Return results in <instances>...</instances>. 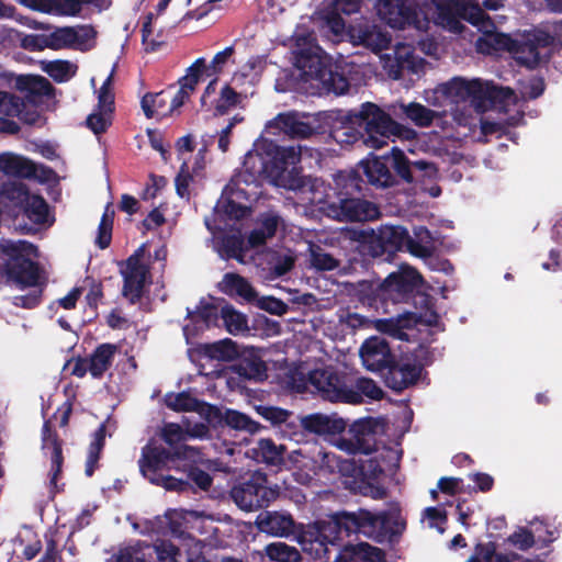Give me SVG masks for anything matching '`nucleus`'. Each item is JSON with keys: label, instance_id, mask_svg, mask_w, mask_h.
Listing matches in <instances>:
<instances>
[{"label": "nucleus", "instance_id": "f257e3e1", "mask_svg": "<svg viewBox=\"0 0 562 562\" xmlns=\"http://www.w3.org/2000/svg\"><path fill=\"white\" fill-rule=\"evenodd\" d=\"M302 148L291 146L278 148L271 142L259 139L245 155L243 171L225 187L216 205V213L228 220H239L250 212V201L259 195L258 181L266 177L277 187V177H283L290 166H296Z\"/></svg>", "mask_w": 562, "mask_h": 562}, {"label": "nucleus", "instance_id": "f03ea898", "mask_svg": "<svg viewBox=\"0 0 562 562\" xmlns=\"http://www.w3.org/2000/svg\"><path fill=\"white\" fill-rule=\"evenodd\" d=\"M469 99L479 111L485 110L484 102L487 100L505 113L509 112L512 108H517L515 115L509 117L508 125L518 124L522 117L518 98L510 89L496 87L476 78L454 77L434 89L424 91V100L434 108H442L446 101L459 103Z\"/></svg>", "mask_w": 562, "mask_h": 562}, {"label": "nucleus", "instance_id": "7ed1b4c3", "mask_svg": "<svg viewBox=\"0 0 562 562\" xmlns=\"http://www.w3.org/2000/svg\"><path fill=\"white\" fill-rule=\"evenodd\" d=\"M366 132L364 144L379 149L391 136L412 139L416 133L397 124L389 114L372 103L363 104L358 113L344 115L331 132L333 138L341 145L356 143Z\"/></svg>", "mask_w": 562, "mask_h": 562}, {"label": "nucleus", "instance_id": "20e7f679", "mask_svg": "<svg viewBox=\"0 0 562 562\" xmlns=\"http://www.w3.org/2000/svg\"><path fill=\"white\" fill-rule=\"evenodd\" d=\"M453 0H376L379 18L394 29L414 25L418 30L427 27L432 21L451 32L462 30L452 14Z\"/></svg>", "mask_w": 562, "mask_h": 562}, {"label": "nucleus", "instance_id": "39448f33", "mask_svg": "<svg viewBox=\"0 0 562 562\" xmlns=\"http://www.w3.org/2000/svg\"><path fill=\"white\" fill-rule=\"evenodd\" d=\"M293 55L301 88L306 92L344 94L348 91V80L334 72L329 57L315 43L312 34H295Z\"/></svg>", "mask_w": 562, "mask_h": 562}, {"label": "nucleus", "instance_id": "423d86ee", "mask_svg": "<svg viewBox=\"0 0 562 562\" xmlns=\"http://www.w3.org/2000/svg\"><path fill=\"white\" fill-rule=\"evenodd\" d=\"M205 69V60L196 59L178 81V87H169L159 92H148L140 100L147 119L162 120L173 116L194 92Z\"/></svg>", "mask_w": 562, "mask_h": 562}, {"label": "nucleus", "instance_id": "0eeeda50", "mask_svg": "<svg viewBox=\"0 0 562 562\" xmlns=\"http://www.w3.org/2000/svg\"><path fill=\"white\" fill-rule=\"evenodd\" d=\"M0 250L16 262L9 268V279L20 289H32L30 297H16L25 307L36 304L40 289V272L33 263L32 258L37 257V249L34 245L24 240H3L0 243Z\"/></svg>", "mask_w": 562, "mask_h": 562}, {"label": "nucleus", "instance_id": "6e6552de", "mask_svg": "<svg viewBox=\"0 0 562 562\" xmlns=\"http://www.w3.org/2000/svg\"><path fill=\"white\" fill-rule=\"evenodd\" d=\"M351 525L361 527L353 516H346L344 519L319 520L297 528L295 539L303 551L321 560L327 555V544L336 543L344 530L350 531Z\"/></svg>", "mask_w": 562, "mask_h": 562}, {"label": "nucleus", "instance_id": "1a4fd4ad", "mask_svg": "<svg viewBox=\"0 0 562 562\" xmlns=\"http://www.w3.org/2000/svg\"><path fill=\"white\" fill-rule=\"evenodd\" d=\"M452 14L459 23L458 18H463L483 32L476 41L479 53L486 55L502 50L512 53L514 40L506 34L494 32L491 20L474 0H453Z\"/></svg>", "mask_w": 562, "mask_h": 562}, {"label": "nucleus", "instance_id": "9d476101", "mask_svg": "<svg viewBox=\"0 0 562 562\" xmlns=\"http://www.w3.org/2000/svg\"><path fill=\"white\" fill-rule=\"evenodd\" d=\"M291 460L303 468H308L311 464L313 470L339 472L345 477L344 484L348 488L361 490V483L357 480L361 472L351 460H340L335 453L324 451L316 446L310 451L303 449L293 451Z\"/></svg>", "mask_w": 562, "mask_h": 562}, {"label": "nucleus", "instance_id": "9b49d317", "mask_svg": "<svg viewBox=\"0 0 562 562\" xmlns=\"http://www.w3.org/2000/svg\"><path fill=\"white\" fill-rule=\"evenodd\" d=\"M151 524L153 531L165 533L168 529L180 544H183V539L189 537L180 530L182 527L204 536H211L216 531L214 517L195 510H170L165 516L157 517Z\"/></svg>", "mask_w": 562, "mask_h": 562}, {"label": "nucleus", "instance_id": "f8f14e48", "mask_svg": "<svg viewBox=\"0 0 562 562\" xmlns=\"http://www.w3.org/2000/svg\"><path fill=\"white\" fill-rule=\"evenodd\" d=\"M418 236L419 241H414L402 226L383 225L378 229L376 238L385 251L407 249L416 257H428L431 254L429 234L422 231Z\"/></svg>", "mask_w": 562, "mask_h": 562}, {"label": "nucleus", "instance_id": "ddd939ff", "mask_svg": "<svg viewBox=\"0 0 562 562\" xmlns=\"http://www.w3.org/2000/svg\"><path fill=\"white\" fill-rule=\"evenodd\" d=\"M168 461L169 454L162 448L148 445L143 449L139 469L153 484L161 485L167 490H182L186 485L183 481L162 473Z\"/></svg>", "mask_w": 562, "mask_h": 562}, {"label": "nucleus", "instance_id": "4468645a", "mask_svg": "<svg viewBox=\"0 0 562 562\" xmlns=\"http://www.w3.org/2000/svg\"><path fill=\"white\" fill-rule=\"evenodd\" d=\"M342 321L351 328L373 326L378 331L400 340H411L415 336L416 319L412 315L370 321L357 313H348Z\"/></svg>", "mask_w": 562, "mask_h": 562}, {"label": "nucleus", "instance_id": "2eb2a0df", "mask_svg": "<svg viewBox=\"0 0 562 562\" xmlns=\"http://www.w3.org/2000/svg\"><path fill=\"white\" fill-rule=\"evenodd\" d=\"M553 42L554 37L544 30L528 31L514 40L512 54L519 64L532 68L542 59L541 49L552 45Z\"/></svg>", "mask_w": 562, "mask_h": 562}, {"label": "nucleus", "instance_id": "dca6fc26", "mask_svg": "<svg viewBox=\"0 0 562 562\" xmlns=\"http://www.w3.org/2000/svg\"><path fill=\"white\" fill-rule=\"evenodd\" d=\"M231 495L240 509L250 512L266 506L277 497V492L266 486V479L261 474H255L249 482L235 486Z\"/></svg>", "mask_w": 562, "mask_h": 562}, {"label": "nucleus", "instance_id": "f3484780", "mask_svg": "<svg viewBox=\"0 0 562 562\" xmlns=\"http://www.w3.org/2000/svg\"><path fill=\"white\" fill-rule=\"evenodd\" d=\"M310 383L330 402L355 403L359 401L358 393L348 387L330 369H316L308 375Z\"/></svg>", "mask_w": 562, "mask_h": 562}, {"label": "nucleus", "instance_id": "a211bd4d", "mask_svg": "<svg viewBox=\"0 0 562 562\" xmlns=\"http://www.w3.org/2000/svg\"><path fill=\"white\" fill-rule=\"evenodd\" d=\"M310 383L330 402L355 403L359 401L358 393L348 387L330 369H316L308 375Z\"/></svg>", "mask_w": 562, "mask_h": 562}, {"label": "nucleus", "instance_id": "6ab92c4d", "mask_svg": "<svg viewBox=\"0 0 562 562\" xmlns=\"http://www.w3.org/2000/svg\"><path fill=\"white\" fill-rule=\"evenodd\" d=\"M146 245H140L135 252L121 263V274L124 279L123 294L131 301H135L142 294V290L148 279V267L144 260Z\"/></svg>", "mask_w": 562, "mask_h": 562}, {"label": "nucleus", "instance_id": "aec40b11", "mask_svg": "<svg viewBox=\"0 0 562 562\" xmlns=\"http://www.w3.org/2000/svg\"><path fill=\"white\" fill-rule=\"evenodd\" d=\"M46 35L48 48L89 50L94 45L97 32L91 25H76L57 27Z\"/></svg>", "mask_w": 562, "mask_h": 562}, {"label": "nucleus", "instance_id": "412c9836", "mask_svg": "<svg viewBox=\"0 0 562 562\" xmlns=\"http://www.w3.org/2000/svg\"><path fill=\"white\" fill-rule=\"evenodd\" d=\"M379 215L380 211L375 204L360 199H347L340 191L337 195V203H330L328 210V216L340 221H371L378 218Z\"/></svg>", "mask_w": 562, "mask_h": 562}, {"label": "nucleus", "instance_id": "4be33fe9", "mask_svg": "<svg viewBox=\"0 0 562 562\" xmlns=\"http://www.w3.org/2000/svg\"><path fill=\"white\" fill-rule=\"evenodd\" d=\"M247 97L229 82L217 91V80L214 79L204 89L201 95V105L207 111L215 110L216 113L224 114L231 108L240 104Z\"/></svg>", "mask_w": 562, "mask_h": 562}, {"label": "nucleus", "instance_id": "5701e85b", "mask_svg": "<svg viewBox=\"0 0 562 562\" xmlns=\"http://www.w3.org/2000/svg\"><path fill=\"white\" fill-rule=\"evenodd\" d=\"M359 357L362 366L372 372L390 368L394 363L387 342L376 336H372L363 341L359 348Z\"/></svg>", "mask_w": 562, "mask_h": 562}, {"label": "nucleus", "instance_id": "b1692460", "mask_svg": "<svg viewBox=\"0 0 562 562\" xmlns=\"http://www.w3.org/2000/svg\"><path fill=\"white\" fill-rule=\"evenodd\" d=\"M203 418L209 424H224L235 430H243L249 434H256L260 425L249 416L235 409H220L215 406H202Z\"/></svg>", "mask_w": 562, "mask_h": 562}, {"label": "nucleus", "instance_id": "393cba45", "mask_svg": "<svg viewBox=\"0 0 562 562\" xmlns=\"http://www.w3.org/2000/svg\"><path fill=\"white\" fill-rule=\"evenodd\" d=\"M277 187L293 191L295 204L302 207L306 215L308 214V200L313 193L314 179L301 178L295 166H290L283 177H277Z\"/></svg>", "mask_w": 562, "mask_h": 562}, {"label": "nucleus", "instance_id": "a878e982", "mask_svg": "<svg viewBox=\"0 0 562 562\" xmlns=\"http://www.w3.org/2000/svg\"><path fill=\"white\" fill-rule=\"evenodd\" d=\"M420 274L411 267H401L398 271L391 273L380 286L381 295L392 301H397L412 286L418 284Z\"/></svg>", "mask_w": 562, "mask_h": 562}, {"label": "nucleus", "instance_id": "bb28decb", "mask_svg": "<svg viewBox=\"0 0 562 562\" xmlns=\"http://www.w3.org/2000/svg\"><path fill=\"white\" fill-rule=\"evenodd\" d=\"M263 68L265 60L261 57H250L233 72L228 82L248 98L259 82Z\"/></svg>", "mask_w": 562, "mask_h": 562}, {"label": "nucleus", "instance_id": "cd10ccee", "mask_svg": "<svg viewBox=\"0 0 562 562\" xmlns=\"http://www.w3.org/2000/svg\"><path fill=\"white\" fill-rule=\"evenodd\" d=\"M111 80L112 74L105 79L99 91L97 109L87 119L89 128L95 134L104 132L111 124L113 112V97L110 92Z\"/></svg>", "mask_w": 562, "mask_h": 562}, {"label": "nucleus", "instance_id": "c85d7f7f", "mask_svg": "<svg viewBox=\"0 0 562 562\" xmlns=\"http://www.w3.org/2000/svg\"><path fill=\"white\" fill-rule=\"evenodd\" d=\"M265 130L271 134L284 133L291 137H308L314 133V127L294 113L277 115L266 124Z\"/></svg>", "mask_w": 562, "mask_h": 562}, {"label": "nucleus", "instance_id": "c756f323", "mask_svg": "<svg viewBox=\"0 0 562 562\" xmlns=\"http://www.w3.org/2000/svg\"><path fill=\"white\" fill-rule=\"evenodd\" d=\"M373 430V422L371 419H362L353 423L348 430L349 437L339 438L336 447L348 453H367L369 443L367 437Z\"/></svg>", "mask_w": 562, "mask_h": 562}, {"label": "nucleus", "instance_id": "7c9ffc66", "mask_svg": "<svg viewBox=\"0 0 562 562\" xmlns=\"http://www.w3.org/2000/svg\"><path fill=\"white\" fill-rule=\"evenodd\" d=\"M349 42L379 52L389 46L390 37L375 25L361 24L350 27Z\"/></svg>", "mask_w": 562, "mask_h": 562}, {"label": "nucleus", "instance_id": "2f4dec72", "mask_svg": "<svg viewBox=\"0 0 562 562\" xmlns=\"http://www.w3.org/2000/svg\"><path fill=\"white\" fill-rule=\"evenodd\" d=\"M258 528L274 537H289L294 531V521L290 515L277 512L262 513L257 517Z\"/></svg>", "mask_w": 562, "mask_h": 562}, {"label": "nucleus", "instance_id": "473e14b6", "mask_svg": "<svg viewBox=\"0 0 562 562\" xmlns=\"http://www.w3.org/2000/svg\"><path fill=\"white\" fill-rule=\"evenodd\" d=\"M207 426L203 423L191 425L188 419L183 420V427L170 423L162 428V438L169 446L178 445L190 438H204L207 436Z\"/></svg>", "mask_w": 562, "mask_h": 562}, {"label": "nucleus", "instance_id": "72a5a7b5", "mask_svg": "<svg viewBox=\"0 0 562 562\" xmlns=\"http://www.w3.org/2000/svg\"><path fill=\"white\" fill-rule=\"evenodd\" d=\"M300 422L305 430L316 435L338 434L346 427L344 419L321 413L303 416Z\"/></svg>", "mask_w": 562, "mask_h": 562}, {"label": "nucleus", "instance_id": "f704fd0d", "mask_svg": "<svg viewBox=\"0 0 562 562\" xmlns=\"http://www.w3.org/2000/svg\"><path fill=\"white\" fill-rule=\"evenodd\" d=\"M0 170L9 176L29 178L35 173V165L23 156L4 153L0 155Z\"/></svg>", "mask_w": 562, "mask_h": 562}, {"label": "nucleus", "instance_id": "c9c22d12", "mask_svg": "<svg viewBox=\"0 0 562 562\" xmlns=\"http://www.w3.org/2000/svg\"><path fill=\"white\" fill-rule=\"evenodd\" d=\"M420 373V364L403 363L401 366H394L393 363L389 368V383L394 390H402L415 383Z\"/></svg>", "mask_w": 562, "mask_h": 562}, {"label": "nucleus", "instance_id": "e433bc0d", "mask_svg": "<svg viewBox=\"0 0 562 562\" xmlns=\"http://www.w3.org/2000/svg\"><path fill=\"white\" fill-rule=\"evenodd\" d=\"M18 200L25 203V212L31 221L37 224L47 222L48 209L45 201L37 195H30L22 186L15 188Z\"/></svg>", "mask_w": 562, "mask_h": 562}, {"label": "nucleus", "instance_id": "4c0bfd02", "mask_svg": "<svg viewBox=\"0 0 562 562\" xmlns=\"http://www.w3.org/2000/svg\"><path fill=\"white\" fill-rule=\"evenodd\" d=\"M339 192L328 190L322 180L314 179L313 193L308 200V214L322 212L328 215L330 203H337Z\"/></svg>", "mask_w": 562, "mask_h": 562}, {"label": "nucleus", "instance_id": "58836bf2", "mask_svg": "<svg viewBox=\"0 0 562 562\" xmlns=\"http://www.w3.org/2000/svg\"><path fill=\"white\" fill-rule=\"evenodd\" d=\"M398 109L411 122L420 127L431 125L441 116L439 112L430 110L417 102H411L407 104L401 103Z\"/></svg>", "mask_w": 562, "mask_h": 562}, {"label": "nucleus", "instance_id": "ea45409f", "mask_svg": "<svg viewBox=\"0 0 562 562\" xmlns=\"http://www.w3.org/2000/svg\"><path fill=\"white\" fill-rule=\"evenodd\" d=\"M361 167L370 183L378 187H386L391 183L392 175L379 157H368L361 161Z\"/></svg>", "mask_w": 562, "mask_h": 562}, {"label": "nucleus", "instance_id": "a19ab883", "mask_svg": "<svg viewBox=\"0 0 562 562\" xmlns=\"http://www.w3.org/2000/svg\"><path fill=\"white\" fill-rule=\"evenodd\" d=\"M222 292L228 295H238L248 302L256 299V292L251 285L241 277L227 273L218 284Z\"/></svg>", "mask_w": 562, "mask_h": 562}, {"label": "nucleus", "instance_id": "79ce46f5", "mask_svg": "<svg viewBox=\"0 0 562 562\" xmlns=\"http://www.w3.org/2000/svg\"><path fill=\"white\" fill-rule=\"evenodd\" d=\"M116 347L110 344L99 346L95 351L87 358L90 366V374L93 378L101 376L111 366Z\"/></svg>", "mask_w": 562, "mask_h": 562}, {"label": "nucleus", "instance_id": "37998d69", "mask_svg": "<svg viewBox=\"0 0 562 562\" xmlns=\"http://www.w3.org/2000/svg\"><path fill=\"white\" fill-rule=\"evenodd\" d=\"M43 450L44 453L52 459L50 482L55 485L63 462L61 448L56 437L50 432L47 424H45L43 428Z\"/></svg>", "mask_w": 562, "mask_h": 562}, {"label": "nucleus", "instance_id": "c03bdc74", "mask_svg": "<svg viewBox=\"0 0 562 562\" xmlns=\"http://www.w3.org/2000/svg\"><path fill=\"white\" fill-rule=\"evenodd\" d=\"M20 112L19 102L5 92H0V131L15 133L16 124L9 117L15 116Z\"/></svg>", "mask_w": 562, "mask_h": 562}, {"label": "nucleus", "instance_id": "a18cd8bd", "mask_svg": "<svg viewBox=\"0 0 562 562\" xmlns=\"http://www.w3.org/2000/svg\"><path fill=\"white\" fill-rule=\"evenodd\" d=\"M165 403L172 411L198 412L201 417H203L202 406H210L206 403L199 402L196 398L192 397L186 392L167 394L165 397Z\"/></svg>", "mask_w": 562, "mask_h": 562}, {"label": "nucleus", "instance_id": "49530a36", "mask_svg": "<svg viewBox=\"0 0 562 562\" xmlns=\"http://www.w3.org/2000/svg\"><path fill=\"white\" fill-rule=\"evenodd\" d=\"M322 29L333 42L349 41L350 27L347 30L342 18L330 10L323 18Z\"/></svg>", "mask_w": 562, "mask_h": 562}, {"label": "nucleus", "instance_id": "de8ad7c7", "mask_svg": "<svg viewBox=\"0 0 562 562\" xmlns=\"http://www.w3.org/2000/svg\"><path fill=\"white\" fill-rule=\"evenodd\" d=\"M203 179L204 178L201 176H195V173L190 170L187 161H183L175 180L177 194L182 199H189L192 191Z\"/></svg>", "mask_w": 562, "mask_h": 562}, {"label": "nucleus", "instance_id": "09e8293b", "mask_svg": "<svg viewBox=\"0 0 562 562\" xmlns=\"http://www.w3.org/2000/svg\"><path fill=\"white\" fill-rule=\"evenodd\" d=\"M252 458L267 464H279L283 459V449L270 439H261L252 450Z\"/></svg>", "mask_w": 562, "mask_h": 562}, {"label": "nucleus", "instance_id": "8fccbe9b", "mask_svg": "<svg viewBox=\"0 0 562 562\" xmlns=\"http://www.w3.org/2000/svg\"><path fill=\"white\" fill-rule=\"evenodd\" d=\"M202 352L205 357L218 361H231L238 356L237 347L231 339L204 345L202 347Z\"/></svg>", "mask_w": 562, "mask_h": 562}, {"label": "nucleus", "instance_id": "3c124183", "mask_svg": "<svg viewBox=\"0 0 562 562\" xmlns=\"http://www.w3.org/2000/svg\"><path fill=\"white\" fill-rule=\"evenodd\" d=\"M236 371L239 375L247 379L262 380L266 376V364L259 356L254 352H249L243 357Z\"/></svg>", "mask_w": 562, "mask_h": 562}, {"label": "nucleus", "instance_id": "603ef678", "mask_svg": "<svg viewBox=\"0 0 562 562\" xmlns=\"http://www.w3.org/2000/svg\"><path fill=\"white\" fill-rule=\"evenodd\" d=\"M41 65L42 70L58 82L69 80L77 71V66L68 60L42 61Z\"/></svg>", "mask_w": 562, "mask_h": 562}, {"label": "nucleus", "instance_id": "864d4df0", "mask_svg": "<svg viewBox=\"0 0 562 562\" xmlns=\"http://www.w3.org/2000/svg\"><path fill=\"white\" fill-rule=\"evenodd\" d=\"M279 217L274 214H267L261 220V228L255 229L249 238L248 245L250 247L260 246L266 241L267 238H270L274 235L278 226H279Z\"/></svg>", "mask_w": 562, "mask_h": 562}, {"label": "nucleus", "instance_id": "5fc2aeb1", "mask_svg": "<svg viewBox=\"0 0 562 562\" xmlns=\"http://www.w3.org/2000/svg\"><path fill=\"white\" fill-rule=\"evenodd\" d=\"M394 59L396 60V69H391L390 74L397 78L400 70L408 68L415 70L417 60L414 56V49L409 44H400L395 47Z\"/></svg>", "mask_w": 562, "mask_h": 562}, {"label": "nucleus", "instance_id": "6e6d98bb", "mask_svg": "<svg viewBox=\"0 0 562 562\" xmlns=\"http://www.w3.org/2000/svg\"><path fill=\"white\" fill-rule=\"evenodd\" d=\"M15 86L19 90L31 94H46L50 88L49 82L44 77L33 75L19 76Z\"/></svg>", "mask_w": 562, "mask_h": 562}, {"label": "nucleus", "instance_id": "4d7b16f0", "mask_svg": "<svg viewBox=\"0 0 562 562\" xmlns=\"http://www.w3.org/2000/svg\"><path fill=\"white\" fill-rule=\"evenodd\" d=\"M221 315L227 330L231 334H240L248 329L247 317L234 307L225 305L221 308Z\"/></svg>", "mask_w": 562, "mask_h": 562}, {"label": "nucleus", "instance_id": "13d9d810", "mask_svg": "<svg viewBox=\"0 0 562 562\" xmlns=\"http://www.w3.org/2000/svg\"><path fill=\"white\" fill-rule=\"evenodd\" d=\"M9 40L11 42H19L23 48L32 52L48 48L46 34H22L11 30L9 32Z\"/></svg>", "mask_w": 562, "mask_h": 562}, {"label": "nucleus", "instance_id": "bf43d9fd", "mask_svg": "<svg viewBox=\"0 0 562 562\" xmlns=\"http://www.w3.org/2000/svg\"><path fill=\"white\" fill-rule=\"evenodd\" d=\"M514 558V554L496 553L494 544L486 543L476 546L474 554L467 562H510Z\"/></svg>", "mask_w": 562, "mask_h": 562}, {"label": "nucleus", "instance_id": "052dcab7", "mask_svg": "<svg viewBox=\"0 0 562 562\" xmlns=\"http://www.w3.org/2000/svg\"><path fill=\"white\" fill-rule=\"evenodd\" d=\"M267 555L278 562H297L299 551L283 542H274L266 547Z\"/></svg>", "mask_w": 562, "mask_h": 562}, {"label": "nucleus", "instance_id": "680f3d73", "mask_svg": "<svg viewBox=\"0 0 562 562\" xmlns=\"http://www.w3.org/2000/svg\"><path fill=\"white\" fill-rule=\"evenodd\" d=\"M348 387H352L360 397L359 401L353 404H360L363 401V397L376 401L383 396L381 387H379L373 380L368 378L357 379L356 382L348 385Z\"/></svg>", "mask_w": 562, "mask_h": 562}, {"label": "nucleus", "instance_id": "e2e57ef3", "mask_svg": "<svg viewBox=\"0 0 562 562\" xmlns=\"http://www.w3.org/2000/svg\"><path fill=\"white\" fill-rule=\"evenodd\" d=\"M113 218H114V211L110 206H106V209L103 213V216L101 218V222L99 224L98 236L95 239L97 245L101 249L106 248L111 243Z\"/></svg>", "mask_w": 562, "mask_h": 562}, {"label": "nucleus", "instance_id": "0e129e2a", "mask_svg": "<svg viewBox=\"0 0 562 562\" xmlns=\"http://www.w3.org/2000/svg\"><path fill=\"white\" fill-rule=\"evenodd\" d=\"M104 437H105V430H104V427L101 426L94 432L93 441L91 442L90 448H89V454H88V459H87V463H86V474L88 476H91L93 474L94 467L99 459V453L103 448Z\"/></svg>", "mask_w": 562, "mask_h": 562}, {"label": "nucleus", "instance_id": "69168bd1", "mask_svg": "<svg viewBox=\"0 0 562 562\" xmlns=\"http://www.w3.org/2000/svg\"><path fill=\"white\" fill-rule=\"evenodd\" d=\"M155 552L160 562H178L180 547L170 540H159L154 544Z\"/></svg>", "mask_w": 562, "mask_h": 562}, {"label": "nucleus", "instance_id": "338daca9", "mask_svg": "<svg viewBox=\"0 0 562 562\" xmlns=\"http://www.w3.org/2000/svg\"><path fill=\"white\" fill-rule=\"evenodd\" d=\"M311 263L318 270H331L336 268V260L328 254L324 252L319 247L310 246Z\"/></svg>", "mask_w": 562, "mask_h": 562}, {"label": "nucleus", "instance_id": "774afa93", "mask_svg": "<svg viewBox=\"0 0 562 562\" xmlns=\"http://www.w3.org/2000/svg\"><path fill=\"white\" fill-rule=\"evenodd\" d=\"M140 550L139 543L124 547L120 549L119 553L114 557V562H143L144 554Z\"/></svg>", "mask_w": 562, "mask_h": 562}]
</instances>
